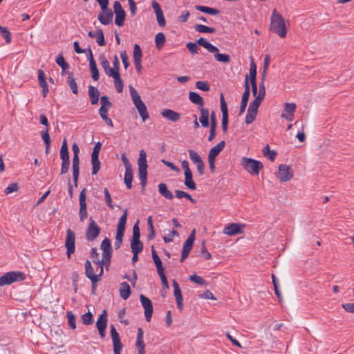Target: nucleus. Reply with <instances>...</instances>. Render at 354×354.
I'll use <instances>...</instances> for the list:
<instances>
[{"mask_svg":"<svg viewBox=\"0 0 354 354\" xmlns=\"http://www.w3.org/2000/svg\"><path fill=\"white\" fill-rule=\"evenodd\" d=\"M131 295L129 285L127 282H122L120 287V295L123 299H127Z\"/></svg>","mask_w":354,"mask_h":354,"instance_id":"33","label":"nucleus"},{"mask_svg":"<svg viewBox=\"0 0 354 354\" xmlns=\"http://www.w3.org/2000/svg\"><path fill=\"white\" fill-rule=\"evenodd\" d=\"M60 158L62 161H70L68 146L65 139L64 140L60 149Z\"/></svg>","mask_w":354,"mask_h":354,"instance_id":"36","label":"nucleus"},{"mask_svg":"<svg viewBox=\"0 0 354 354\" xmlns=\"http://www.w3.org/2000/svg\"><path fill=\"white\" fill-rule=\"evenodd\" d=\"M66 317L68 319V323L69 325V327L72 329L76 328V324H75V316L71 311H67L66 312Z\"/></svg>","mask_w":354,"mask_h":354,"instance_id":"49","label":"nucleus"},{"mask_svg":"<svg viewBox=\"0 0 354 354\" xmlns=\"http://www.w3.org/2000/svg\"><path fill=\"white\" fill-rule=\"evenodd\" d=\"M270 62V57L268 55H266L264 57V62H263V73H262L263 80H265L266 75L268 68L269 67Z\"/></svg>","mask_w":354,"mask_h":354,"instance_id":"60","label":"nucleus"},{"mask_svg":"<svg viewBox=\"0 0 354 354\" xmlns=\"http://www.w3.org/2000/svg\"><path fill=\"white\" fill-rule=\"evenodd\" d=\"M224 141H221L216 145L213 147L209 151L208 158H215L225 147Z\"/></svg>","mask_w":354,"mask_h":354,"instance_id":"27","label":"nucleus"},{"mask_svg":"<svg viewBox=\"0 0 354 354\" xmlns=\"http://www.w3.org/2000/svg\"><path fill=\"white\" fill-rule=\"evenodd\" d=\"M79 165H80V159L79 156H73V180L75 186L77 187V180L79 177Z\"/></svg>","mask_w":354,"mask_h":354,"instance_id":"25","label":"nucleus"},{"mask_svg":"<svg viewBox=\"0 0 354 354\" xmlns=\"http://www.w3.org/2000/svg\"><path fill=\"white\" fill-rule=\"evenodd\" d=\"M276 177L281 182L290 181L294 176V172L290 166L281 164L279 166L278 171L275 174Z\"/></svg>","mask_w":354,"mask_h":354,"instance_id":"8","label":"nucleus"},{"mask_svg":"<svg viewBox=\"0 0 354 354\" xmlns=\"http://www.w3.org/2000/svg\"><path fill=\"white\" fill-rule=\"evenodd\" d=\"M140 302L145 309V316L147 322H150L153 313V306L151 300L143 295H140Z\"/></svg>","mask_w":354,"mask_h":354,"instance_id":"19","label":"nucleus"},{"mask_svg":"<svg viewBox=\"0 0 354 354\" xmlns=\"http://www.w3.org/2000/svg\"><path fill=\"white\" fill-rule=\"evenodd\" d=\"M113 10L115 14V24L119 27L122 26L125 20L126 12L119 1H115L114 2Z\"/></svg>","mask_w":354,"mask_h":354,"instance_id":"14","label":"nucleus"},{"mask_svg":"<svg viewBox=\"0 0 354 354\" xmlns=\"http://www.w3.org/2000/svg\"><path fill=\"white\" fill-rule=\"evenodd\" d=\"M100 233V227L97 225L92 217L89 218V225L86 231V238L88 241L95 239Z\"/></svg>","mask_w":354,"mask_h":354,"instance_id":"12","label":"nucleus"},{"mask_svg":"<svg viewBox=\"0 0 354 354\" xmlns=\"http://www.w3.org/2000/svg\"><path fill=\"white\" fill-rule=\"evenodd\" d=\"M142 53L138 44H135L133 46V62L142 61Z\"/></svg>","mask_w":354,"mask_h":354,"instance_id":"45","label":"nucleus"},{"mask_svg":"<svg viewBox=\"0 0 354 354\" xmlns=\"http://www.w3.org/2000/svg\"><path fill=\"white\" fill-rule=\"evenodd\" d=\"M95 39H96V41L97 43L98 44V45H100V46H103L105 45V40H104V34H103V32L102 30H98L97 32H96V37H95Z\"/></svg>","mask_w":354,"mask_h":354,"instance_id":"57","label":"nucleus"},{"mask_svg":"<svg viewBox=\"0 0 354 354\" xmlns=\"http://www.w3.org/2000/svg\"><path fill=\"white\" fill-rule=\"evenodd\" d=\"M245 225L239 223H232L226 225L223 229V234L228 236H235L242 234Z\"/></svg>","mask_w":354,"mask_h":354,"instance_id":"15","label":"nucleus"},{"mask_svg":"<svg viewBox=\"0 0 354 354\" xmlns=\"http://www.w3.org/2000/svg\"><path fill=\"white\" fill-rule=\"evenodd\" d=\"M110 77H113L114 80V85L116 88V91L118 93H122L123 90V82L122 80L120 78V73H113Z\"/></svg>","mask_w":354,"mask_h":354,"instance_id":"35","label":"nucleus"},{"mask_svg":"<svg viewBox=\"0 0 354 354\" xmlns=\"http://www.w3.org/2000/svg\"><path fill=\"white\" fill-rule=\"evenodd\" d=\"M152 258L157 268L158 274L163 272L164 268L162 265V261L154 250H152Z\"/></svg>","mask_w":354,"mask_h":354,"instance_id":"37","label":"nucleus"},{"mask_svg":"<svg viewBox=\"0 0 354 354\" xmlns=\"http://www.w3.org/2000/svg\"><path fill=\"white\" fill-rule=\"evenodd\" d=\"M199 111L201 116L199 118V122L203 127H207L209 126V111L203 107H200Z\"/></svg>","mask_w":354,"mask_h":354,"instance_id":"26","label":"nucleus"},{"mask_svg":"<svg viewBox=\"0 0 354 354\" xmlns=\"http://www.w3.org/2000/svg\"><path fill=\"white\" fill-rule=\"evenodd\" d=\"M179 234L177 231L173 230L172 231L169 232L168 234L164 236V241L165 243H170L173 241L174 236H178Z\"/></svg>","mask_w":354,"mask_h":354,"instance_id":"62","label":"nucleus"},{"mask_svg":"<svg viewBox=\"0 0 354 354\" xmlns=\"http://www.w3.org/2000/svg\"><path fill=\"white\" fill-rule=\"evenodd\" d=\"M196 9L201 12L207 13L209 15H217L219 13V10L217 9L212 8H209V7H206V6H196Z\"/></svg>","mask_w":354,"mask_h":354,"instance_id":"44","label":"nucleus"},{"mask_svg":"<svg viewBox=\"0 0 354 354\" xmlns=\"http://www.w3.org/2000/svg\"><path fill=\"white\" fill-rule=\"evenodd\" d=\"M189 279L192 282L199 284V285H203L205 283V280L200 276H198L196 274H193L189 276Z\"/></svg>","mask_w":354,"mask_h":354,"instance_id":"63","label":"nucleus"},{"mask_svg":"<svg viewBox=\"0 0 354 354\" xmlns=\"http://www.w3.org/2000/svg\"><path fill=\"white\" fill-rule=\"evenodd\" d=\"M0 33L5 39L6 41L9 44L11 41L10 32L6 27L0 26Z\"/></svg>","mask_w":354,"mask_h":354,"instance_id":"51","label":"nucleus"},{"mask_svg":"<svg viewBox=\"0 0 354 354\" xmlns=\"http://www.w3.org/2000/svg\"><path fill=\"white\" fill-rule=\"evenodd\" d=\"M136 346L138 349V354L145 353V344L143 339H136Z\"/></svg>","mask_w":354,"mask_h":354,"instance_id":"55","label":"nucleus"},{"mask_svg":"<svg viewBox=\"0 0 354 354\" xmlns=\"http://www.w3.org/2000/svg\"><path fill=\"white\" fill-rule=\"evenodd\" d=\"M82 322L84 324L88 325L93 322V315L91 313L88 312L82 316Z\"/></svg>","mask_w":354,"mask_h":354,"instance_id":"56","label":"nucleus"},{"mask_svg":"<svg viewBox=\"0 0 354 354\" xmlns=\"http://www.w3.org/2000/svg\"><path fill=\"white\" fill-rule=\"evenodd\" d=\"M228 112L222 113V129L224 133L227 131Z\"/></svg>","mask_w":354,"mask_h":354,"instance_id":"59","label":"nucleus"},{"mask_svg":"<svg viewBox=\"0 0 354 354\" xmlns=\"http://www.w3.org/2000/svg\"><path fill=\"white\" fill-rule=\"evenodd\" d=\"M100 249L102 250V257L100 261H97V263L98 265H105V266H108L111 261V258L112 255L111 252V241L109 239H104L100 245Z\"/></svg>","mask_w":354,"mask_h":354,"instance_id":"7","label":"nucleus"},{"mask_svg":"<svg viewBox=\"0 0 354 354\" xmlns=\"http://www.w3.org/2000/svg\"><path fill=\"white\" fill-rule=\"evenodd\" d=\"M264 80H262L261 83L259 84L258 96L254 98V101L261 103L266 95V87L263 83Z\"/></svg>","mask_w":354,"mask_h":354,"instance_id":"39","label":"nucleus"},{"mask_svg":"<svg viewBox=\"0 0 354 354\" xmlns=\"http://www.w3.org/2000/svg\"><path fill=\"white\" fill-rule=\"evenodd\" d=\"M166 41L165 36L162 32L156 34L155 37L156 46L158 49H161Z\"/></svg>","mask_w":354,"mask_h":354,"instance_id":"40","label":"nucleus"},{"mask_svg":"<svg viewBox=\"0 0 354 354\" xmlns=\"http://www.w3.org/2000/svg\"><path fill=\"white\" fill-rule=\"evenodd\" d=\"M196 87L203 91H207L209 90V86L207 82L198 81L196 82Z\"/></svg>","mask_w":354,"mask_h":354,"instance_id":"61","label":"nucleus"},{"mask_svg":"<svg viewBox=\"0 0 354 354\" xmlns=\"http://www.w3.org/2000/svg\"><path fill=\"white\" fill-rule=\"evenodd\" d=\"M161 115L163 118L171 122H177L180 118V115L178 113L169 109H163L161 111Z\"/></svg>","mask_w":354,"mask_h":354,"instance_id":"24","label":"nucleus"},{"mask_svg":"<svg viewBox=\"0 0 354 354\" xmlns=\"http://www.w3.org/2000/svg\"><path fill=\"white\" fill-rule=\"evenodd\" d=\"M286 23V21L283 16L276 9H274L270 17V30L281 38H284L287 33Z\"/></svg>","mask_w":354,"mask_h":354,"instance_id":"1","label":"nucleus"},{"mask_svg":"<svg viewBox=\"0 0 354 354\" xmlns=\"http://www.w3.org/2000/svg\"><path fill=\"white\" fill-rule=\"evenodd\" d=\"M173 287H174V295L176 300L177 306L180 310H182L183 304V296L181 294V290L178 283L176 280H173Z\"/></svg>","mask_w":354,"mask_h":354,"instance_id":"23","label":"nucleus"},{"mask_svg":"<svg viewBox=\"0 0 354 354\" xmlns=\"http://www.w3.org/2000/svg\"><path fill=\"white\" fill-rule=\"evenodd\" d=\"M24 279V274L20 272H10L0 277V286L10 285L15 281Z\"/></svg>","mask_w":354,"mask_h":354,"instance_id":"10","label":"nucleus"},{"mask_svg":"<svg viewBox=\"0 0 354 354\" xmlns=\"http://www.w3.org/2000/svg\"><path fill=\"white\" fill-rule=\"evenodd\" d=\"M185 174V185L189 189L195 190L196 189V183L192 178V171L184 173Z\"/></svg>","mask_w":354,"mask_h":354,"instance_id":"29","label":"nucleus"},{"mask_svg":"<svg viewBox=\"0 0 354 354\" xmlns=\"http://www.w3.org/2000/svg\"><path fill=\"white\" fill-rule=\"evenodd\" d=\"M244 86H245V91L243 92V94L242 95L241 102L248 104L249 97H250V86H249L248 75H246V77H245Z\"/></svg>","mask_w":354,"mask_h":354,"instance_id":"42","label":"nucleus"},{"mask_svg":"<svg viewBox=\"0 0 354 354\" xmlns=\"http://www.w3.org/2000/svg\"><path fill=\"white\" fill-rule=\"evenodd\" d=\"M89 67L91 73V77L93 80L97 81L99 79V72L96 63L89 64Z\"/></svg>","mask_w":354,"mask_h":354,"instance_id":"53","label":"nucleus"},{"mask_svg":"<svg viewBox=\"0 0 354 354\" xmlns=\"http://www.w3.org/2000/svg\"><path fill=\"white\" fill-rule=\"evenodd\" d=\"M195 234H196V230L194 229L192 231V232L189 234L187 239L185 241V243L183 244L182 253H181V257H180L181 262L184 261L185 259L188 257L189 253L190 252V251L193 247L194 242L196 239Z\"/></svg>","mask_w":354,"mask_h":354,"instance_id":"13","label":"nucleus"},{"mask_svg":"<svg viewBox=\"0 0 354 354\" xmlns=\"http://www.w3.org/2000/svg\"><path fill=\"white\" fill-rule=\"evenodd\" d=\"M189 99L192 103L199 105L200 107H203L204 105V100L203 97L196 92H189Z\"/></svg>","mask_w":354,"mask_h":354,"instance_id":"32","label":"nucleus"},{"mask_svg":"<svg viewBox=\"0 0 354 354\" xmlns=\"http://www.w3.org/2000/svg\"><path fill=\"white\" fill-rule=\"evenodd\" d=\"M86 189L84 188L80 192L79 200H80V209H87V205H86Z\"/></svg>","mask_w":354,"mask_h":354,"instance_id":"41","label":"nucleus"},{"mask_svg":"<svg viewBox=\"0 0 354 354\" xmlns=\"http://www.w3.org/2000/svg\"><path fill=\"white\" fill-rule=\"evenodd\" d=\"M127 209L124 210L122 215L119 219V222L117 225V233L115 240L122 242V238L124 233L125 225L127 220Z\"/></svg>","mask_w":354,"mask_h":354,"instance_id":"17","label":"nucleus"},{"mask_svg":"<svg viewBox=\"0 0 354 354\" xmlns=\"http://www.w3.org/2000/svg\"><path fill=\"white\" fill-rule=\"evenodd\" d=\"M262 152L263 156L268 158L270 160L274 161L275 160L277 153L273 150H270L268 145H266L263 147Z\"/></svg>","mask_w":354,"mask_h":354,"instance_id":"38","label":"nucleus"},{"mask_svg":"<svg viewBox=\"0 0 354 354\" xmlns=\"http://www.w3.org/2000/svg\"><path fill=\"white\" fill-rule=\"evenodd\" d=\"M132 180L133 169L125 170L124 183L127 188L131 189L132 187Z\"/></svg>","mask_w":354,"mask_h":354,"instance_id":"43","label":"nucleus"},{"mask_svg":"<svg viewBox=\"0 0 354 354\" xmlns=\"http://www.w3.org/2000/svg\"><path fill=\"white\" fill-rule=\"evenodd\" d=\"M100 62L102 67L103 68L105 73L109 77L113 73H115L112 71V68L110 67L109 62L106 59V58L104 55H101L100 57Z\"/></svg>","mask_w":354,"mask_h":354,"instance_id":"31","label":"nucleus"},{"mask_svg":"<svg viewBox=\"0 0 354 354\" xmlns=\"http://www.w3.org/2000/svg\"><path fill=\"white\" fill-rule=\"evenodd\" d=\"M260 104L261 103L254 100L250 103L245 117V123L247 124L252 123L255 120Z\"/></svg>","mask_w":354,"mask_h":354,"instance_id":"18","label":"nucleus"},{"mask_svg":"<svg viewBox=\"0 0 354 354\" xmlns=\"http://www.w3.org/2000/svg\"><path fill=\"white\" fill-rule=\"evenodd\" d=\"M197 44L203 46L206 48L209 53H216L218 52V49L215 46L212 45L211 43L205 40L204 38L201 37L196 41V43L189 42L187 43L186 47L189 50V52L192 54H197L198 48Z\"/></svg>","mask_w":354,"mask_h":354,"instance_id":"5","label":"nucleus"},{"mask_svg":"<svg viewBox=\"0 0 354 354\" xmlns=\"http://www.w3.org/2000/svg\"><path fill=\"white\" fill-rule=\"evenodd\" d=\"M250 82L256 80L257 77V66L252 57H250Z\"/></svg>","mask_w":354,"mask_h":354,"instance_id":"47","label":"nucleus"},{"mask_svg":"<svg viewBox=\"0 0 354 354\" xmlns=\"http://www.w3.org/2000/svg\"><path fill=\"white\" fill-rule=\"evenodd\" d=\"M188 153L190 160L196 165L199 174L201 176L203 175L205 166L200 155L192 149H189Z\"/></svg>","mask_w":354,"mask_h":354,"instance_id":"16","label":"nucleus"},{"mask_svg":"<svg viewBox=\"0 0 354 354\" xmlns=\"http://www.w3.org/2000/svg\"><path fill=\"white\" fill-rule=\"evenodd\" d=\"M101 142H97V143H95L91 153V158H98L99 153L101 150Z\"/></svg>","mask_w":354,"mask_h":354,"instance_id":"58","label":"nucleus"},{"mask_svg":"<svg viewBox=\"0 0 354 354\" xmlns=\"http://www.w3.org/2000/svg\"><path fill=\"white\" fill-rule=\"evenodd\" d=\"M138 175L142 187L147 184V153L144 149H141L139 152V158L138 159Z\"/></svg>","mask_w":354,"mask_h":354,"instance_id":"3","label":"nucleus"},{"mask_svg":"<svg viewBox=\"0 0 354 354\" xmlns=\"http://www.w3.org/2000/svg\"><path fill=\"white\" fill-rule=\"evenodd\" d=\"M88 95L91 104H96L99 100L100 92L98 89L93 86H88Z\"/></svg>","mask_w":354,"mask_h":354,"instance_id":"28","label":"nucleus"},{"mask_svg":"<svg viewBox=\"0 0 354 354\" xmlns=\"http://www.w3.org/2000/svg\"><path fill=\"white\" fill-rule=\"evenodd\" d=\"M194 28L196 31L199 32L214 33L216 31V30L214 28H211L201 24H196L194 26Z\"/></svg>","mask_w":354,"mask_h":354,"instance_id":"46","label":"nucleus"},{"mask_svg":"<svg viewBox=\"0 0 354 354\" xmlns=\"http://www.w3.org/2000/svg\"><path fill=\"white\" fill-rule=\"evenodd\" d=\"M68 84L70 88L72 89L73 93L75 94H77V93H78L77 85L75 78L73 77V75L71 74L68 75Z\"/></svg>","mask_w":354,"mask_h":354,"instance_id":"50","label":"nucleus"},{"mask_svg":"<svg viewBox=\"0 0 354 354\" xmlns=\"http://www.w3.org/2000/svg\"><path fill=\"white\" fill-rule=\"evenodd\" d=\"M140 229L138 227V221L133 227V236L131 242V248L132 252L140 253L143 248V245L140 241Z\"/></svg>","mask_w":354,"mask_h":354,"instance_id":"9","label":"nucleus"},{"mask_svg":"<svg viewBox=\"0 0 354 354\" xmlns=\"http://www.w3.org/2000/svg\"><path fill=\"white\" fill-rule=\"evenodd\" d=\"M96 266L97 271L98 270V274L95 273L94 268L91 266L90 261L87 260L85 262V273L86 276L91 281L93 284L97 283L100 281V277L103 274L104 266V265H98L95 264Z\"/></svg>","mask_w":354,"mask_h":354,"instance_id":"4","label":"nucleus"},{"mask_svg":"<svg viewBox=\"0 0 354 354\" xmlns=\"http://www.w3.org/2000/svg\"><path fill=\"white\" fill-rule=\"evenodd\" d=\"M110 328L111 336L113 344V353L114 354H120L122 348V344L120 342L119 334L113 325H111Z\"/></svg>","mask_w":354,"mask_h":354,"instance_id":"20","label":"nucleus"},{"mask_svg":"<svg viewBox=\"0 0 354 354\" xmlns=\"http://www.w3.org/2000/svg\"><path fill=\"white\" fill-rule=\"evenodd\" d=\"M216 53L214 55V57L216 61L219 62L223 63H229L230 61V56L227 54H221L218 53V52H216Z\"/></svg>","mask_w":354,"mask_h":354,"instance_id":"52","label":"nucleus"},{"mask_svg":"<svg viewBox=\"0 0 354 354\" xmlns=\"http://www.w3.org/2000/svg\"><path fill=\"white\" fill-rule=\"evenodd\" d=\"M92 174L95 175L100 169V162L98 158H91Z\"/></svg>","mask_w":354,"mask_h":354,"instance_id":"54","label":"nucleus"},{"mask_svg":"<svg viewBox=\"0 0 354 354\" xmlns=\"http://www.w3.org/2000/svg\"><path fill=\"white\" fill-rule=\"evenodd\" d=\"M41 135L45 145H50V137L48 133V129L46 128L45 131L41 133Z\"/></svg>","mask_w":354,"mask_h":354,"instance_id":"64","label":"nucleus"},{"mask_svg":"<svg viewBox=\"0 0 354 354\" xmlns=\"http://www.w3.org/2000/svg\"><path fill=\"white\" fill-rule=\"evenodd\" d=\"M113 16L111 10L106 8L102 10V12L97 16V19L103 25H109L112 22Z\"/></svg>","mask_w":354,"mask_h":354,"instance_id":"22","label":"nucleus"},{"mask_svg":"<svg viewBox=\"0 0 354 354\" xmlns=\"http://www.w3.org/2000/svg\"><path fill=\"white\" fill-rule=\"evenodd\" d=\"M56 63L62 68V74L68 68V64L66 62L64 57L59 55L56 58Z\"/></svg>","mask_w":354,"mask_h":354,"instance_id":"48","label":"nucleus"},{"mask_svg":"<svg viewBox=\"0 0 354 354\" xmlns=\"http://www.w3.org/2000/svg\"><path fill=\"white\" fill-rule=\"evenodd\" d=\"M107 315L106 312L104 310L103 313L100 315L98 317L97 322H96V326L98 329V330H102V329H106V323H107Z\"/></svg>","mask_w":354,"mask_h":354,"instance_id":"30","label":"nucleus"},{"mask_svg":"<svg viewBox=\"0 0 354 354\" xmlns=\"http://www.w3.org/2000/svg\"><path fill=\"white\" fill-rule=\"evenodd\" d=\"M158 191L159 193L165 198L171 200L174 198V196L171 191L167 189V185L165 183H161L158 185Z\"/></svg>","mask_w":354,"mask_h":354,"instance_id":"34","label":"nucleus"},{"mask_svg":"<svg viewBox=\"0 0 354 354\" xmlns=\"http://www.w3.org/2000/svg\"><path fill=\"white\" fill-rule=\"evenodd\" d=\"M296 104L295 103L286 102L284 104L283 111L281 115L282 118L288 121H292L294 119V113L296 110Z\"/></svg>","mask_w":354,"mask_h":354,"instance_id":"21","label":"nucleus"},{"mask_svg":"<svg viewBox=\"0 0 354 354\" xmlns=\"http://www.w3.org/2000/svg\"><path fill=\"white\" fill-rule=\"evenodd\" d=\"M75 234L71 230L68 229L66 230V241H65V247L66 248V254L68 259L71 258V255L75 252Z\"/></svg>","mask_w":354,"mask_h":354,"instance_id":"11","label":"nucleus"},{"mask_svg":"<svg viewBox=\"0 0 354 354\" xmlns=\"http://www.w3.org/2000/svg\"><path fill=\"white\" fill-rule=\"evenodd\" d=\"M130 95L140 116L142 118V121L145 122L149 118L146 105L142 102L140 95L133 87H130Z\"/></svg>","mask_w":354,"mask_h":354,"instance_id":"2","label":"nucleus"},{"mask_svg":"<svg viewBox=\"0 0 354 354\" xmlns=\"http://www.w3.org/2000/svg\"><path fill=\"white\" fill-rule=\"evenodd\" d=\"M241 165L248 172L253 175H258L263 167L260 161L245 157L242 158Z\"/></svg>","mask_w":354,"mask_h":354,"instance_id":"6","label":"nucleus"}]
</instances>
